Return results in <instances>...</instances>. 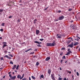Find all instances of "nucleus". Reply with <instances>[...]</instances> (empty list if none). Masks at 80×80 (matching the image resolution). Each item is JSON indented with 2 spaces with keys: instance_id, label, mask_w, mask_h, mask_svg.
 I'll return each instance as SVG.
<instances>
[{
  "instance_id": "38",
  "label": "nucleus",
  "mask_w": 80,
  "mask_h": 80,
  "mask_svg": "<svg viewBox=\"0 0 80 80\" xmlns=\"http://www.w3.org/2000/svg\"><path fill=\"white\" fill-rule=\"evenodd\" d=\"M22 80H27V78H24Z\"/></svg>"
},
{
  "instance_id": "14",
  "label": "nucleus",
  "mask_w": 80,
  "mask_h": 80,
  "mask_svg": "<svg viewBox=\"0 0 80 80\" xmlns=\"http://www.w3.org/2000/svg\"><path fill=\"white\" fill-rule=\"evenodd\" d=\"M56 37L57 38H61V35H60V36H56Z\"/></svg>"
},
{
  "instance_id": "33",
  "label": "nucleus",
  "mask_w": 80,
  "mask_h": 80,
  "mask_svg": "<svg viewBox=\"0 0 80 80\" xmlns=\"http://www.w3.org/2000/svg\"><path fill=\"white\" fill-rule=\"evenodd\" d=\"M62 58L63 59H65V56H64L63 57H62Z\"/></svg>"
},
{
  "instance_id": "16",
  "label": "nucleus",
  "mask_w": 80,
  "mask_h": 80,
  "mask_svg": "<svg viewBox=\"0 0 80 80\" xmlns=\"http://www.w3.org/2000/svg\"><path fill=\"white\" fill-rule=\"evenodd\" d=\"M32 50V48H30L27 50H26L25 51V52H29V51H30V50Z\"/></svg>"
},
{
  "instance_id": "51",
  "label": "nucleus",
  "mask_w": 80,
  "mask_h": 80,
  "mask_svg": "<svg viewBox=\"0 0 80 80\" xmlns=\"http://www.w3.org/2000/svg\"><path fill=\"white\" fill-rule=\"evenodd\" d=\"M70 49H68V51H70Z\"/></svg>"
},
{
  "instance_id": "24",
  "label": "nucleus",
  "mask_w": 80,
  "mask_h": 80,
  "mask_svg": "<svg viewBox=\"0 0 80 80\" xmlns=\"http://www.w3.org/2000/svg\"><path fill=\"white\" fill-rule=\"evenodd\" d=\"M36 65H37V66L38 65H39V62H36Z\"/></svg>"
},
{
  "instance_id": "5",
  "label": "nucleus",
  "mask_w": 80,
  "mask_h": 80,
  "mask_svg": "<svg viewBox=\"0 0 80 80\" xmlns=\"http://www.w3.org/2000/svg\"><path fill=\"white\" fill-rule=\"evenodd\" d=\"M72 53V52L71 51H68L67 53L66 54V55H70V53Z\"/></svg>"
},
{
  "instance_id": "30",
  "label": "nucleus",
  "mask_w": 80,
  "mask_h": 80,
  "mask_svg": "<svg viewBox=\"0 0 80 80\" xmlns=\"http://www.w3.org/2000/svg\"><path fill=\"white\" fill-rule=\"evenodd\" d=\"M3 44H7V42H3L2 43Z\"/></svg>"
},
{
  "instance_id": "45",
  "label": "nucleus",
  "mask_w": 80,
  "mask_h": 80,
  "mask_svg": "<svg viewBox=\"0 0 80 80\" xmlns=\"http://www.w3.org/2000/svg\"><path fill=\"white\" fill-rule=\"evenodd\" d=\"M65 48H62V50H65Z\"/></svg>"
},
{
  "instance_id": "63",
  "label": "nucleus",
  "mask_w": 80,
  "mask_h": 80,
  "mask_svg": "<svg viewBox=\"0 0 80 80\" xmlns=\"http://www.w3.org/2000/svg\"><path fill=\"white\" fill-rule=\"evenodd\" d=\"M70 38V37H69L68 39H70V38Z\"/></svg>"
},
{
  "instance_id": "26",
  "label": "nucleus",
  "mask_w": 80,
  "mask_h": 80,
  "mask_svg": "<svg viewBox=\"0 0 80 80\" xmlns=\"http://www.w3.org/2000/svg\"><path fill=\"white\" fill-rule=\"evenodd\" d=\"M8 55H9L10 57H13V56L12 55H11V54H9Z\"/></svg>"
},
{
  "instance_id": "22",
  "label": "nucleus",
  "mask_w": 80,
  "mask_h": 80,
  "mask_svg": "<svg viewBox=\"0 0 80 80\" xmlns=\"http://www.w3.org/2000/svg\"><path fill=\"white\" fill-rule=\"evenodd\" d=\"M3 11V9H0V14H1V12H2Z\"/></svg>"
},
{
  "instance_id": "48",
  "label": "nucleus",
  "mask_w": 80,
  "mask_h": 80,
  "mask_svg": "<svg viewBox=\"0 0 80 80\" xmlns=\"http://www.w3.org/2000/svg\"><path fill=\"white\" fill-rule=\"evenodd\" d=\"M29 80H31V78H30V77H29Z\"/></svg>"
},
{
  "instance_id": "25",
  "label": "nucleus",
  "mask_w": 80,
  "mask_h": 80,
  "mask_svg": "<svg viewBox=\"0 0 80 80\" xmlns=\"http://www.w3.org/2000/svg\"><path fill=\"white\" fill-rule=\"evenodd\" d=\"M72 8L69 9H68V11L69 12H70V11H72Z\"/></svg>"
},
{
  "instance_id": "35",
  "label": "nucleus",
  "mask_w": 80,
  "mask_h": 80,
  "mask_svg": "<svg viewBox=\"0 0 80 80\" xmlns=\"http://www.w3.org/2000/svg\"><path fill=\"white\" fill-rule=\"evenodd\" d=\"M72 80H74V76H72Z\"/></svg>"
},
{
  "instance_id": "23",
  "label": "nucleus",
  "mask_w": 80,
  "mask_h": 80,
  "mask_svg": "<svg viewBox=\"0 0 80 80\" xmlns=\"http://www.w3.org/2000/svg\"><path fill=\"white\" fill-rule=\"evenodd\" d=\"M19 67V65H18L17 66V68H16V69L17 70H18V68Z\"/></svg>"
},
{
  "instance_id": "8",
  "label": "nucleus",
  "mask_w": 80,
  "mask_h": 80,
  "mask_svg": "<svg viewBox=\"0 0 80 80\" xmlns=\"http://www.w3.org/2000/svg\"><path fill=\"white\" fill-rule=\"evenodd\" d=\"M36 32L37 35H38V34L40 33V31H39V30H36Z\"/></svg>"
},
{
  "instance_id": "47",
  "label": "nucleus",
  "mask_w": 80,
  "mask_h": 80,
  "mask_svg": "<svg viewBox=\"0 0 80 80\" xmlns=\"http://www.w3.org/2000/svg\"><path fill=\"white\" fill-rule=\"evenodd\" d=\"M37 46H38V47H41V45H38Z\"/></svg>"
},
{
  "instance_id": "56",
  "label": "nucleus",
  "mask_w": 80,
  "mask_h": 80,
  "mask_svg": "<svg viewBox=\"0 0 80 80\" xmlns=\"http://www.w3.org/2000/svg\"><path fill=\"white\" fill-rule=\"evenodd\" d=\"M58 35H59V34H57L56 35V36H58Z\"/></svg>"
},
{
  "instance_id": "18",
  "label": "nucleus",
  "mask_w": 80,
  "mask_h": 80,
  "mask_svg": "<svg viewBox=\"0 0 80 80\" xmlns=\"http://www.w3.org/2000/svg\"><path fill=\"white\" fill-rule=\"evenodd\" d=\"M31 78L32 79H33V80H35V77L33 76H32L31 77Z\"/></svg>"
},
{
  "instance_id": "53",
  "label": "nucleus",
  "mask_w": 80,
  "mask_h": 80,
  "mask_svg": "<svg viewBox=\"0 0 80 80\" xmlns=\"http://www.w3.org/2000/svg\"><path fill=\"white\" fill-rule=\"evenodd\" d=\"M19 2V3H22V0L20 1Z\"/></svg>"
},
{
  "instance_id": "49",
  "label": "nucleus",
  "mask_w": 80,
  "mask_h": 80,
  "mask_svg": "<svg viewBox=\"0 0 80 80\" xmlns=\"http://www.w3.org/2000/svg\"><path fill=\"white\" fill-rule=\"evenodd\" d=\"M63 55L62 53H60V55L61 56V55Z\"/></svg>"
},
{
  "instance_id": "20",
  "label": "nucleus",
  "mask_w": 80,
  "mask_h": 80,
  "mask_svg": "<svg viewBox=\"0 0 80 80\" xmlns=\"http://www.w3.org/2000/svg\"><path fill=\"white\" fill-rule=\"evenodd\" d=\"M5 47H7V45L5 44H4L2 46V48H5Z\"/></svg>"
},
{
  "instance_id": "13",
  "label": "nucleus",
  "mask_w": 80,
  "mask_h": 80,
  "mask_svg": "<svg viewBox=\"0 0 80 80\" xmlns=\"http://www.w3.org/2000/svg\"><path fill=\"white\" fill-rule=\"evenodd\" d=\"M48 73H49V75H50V73H51V70L50 69H49L48 70Z\"/></svg>"
},
{
  "instance_id": "2",
  "label": "nucleus",
  "mask_w": 80,
  "mask_h": 80,
  "mask_svg": "<svg viewBox=\"0 0 80 80\" xmlns=\"http://www.w3.org/2000/svg\"><path fill=\"white\" fill-rule=\"evenodd\" d=\"M51 78L52 80H55V74H51Z\"/></svg>"
},
{
  "instance_id": "46",
  "label": "nucleus",
  "mask_w": 80,
  "mask_h": 80,
  "mask_svg": "<svg viewBox=\"0 0 80 80\" xmlns=\"http://www.w3.org/2000/svg\"><path fill=\"white\" fill-rule=\"evenodd\" d=\"M3 60V57H2L1 58V60Z\"/></svg>"
},
{
  "instance_id": "43",
  "label": "nucleus",
  "mask_w": 80,
  "mask_h": 80,
  "mask_svg": "<svg viewBox=\"0 0 80 80\" xmlns=\"http://www.w3.org/2000/svg\"><path fill=\"white\" fill-rule=\"evenodd\" d=\"M33 53H34V52H31L30 53V54H32V55H33Z\"/></svg>"
},
{
  "instance_id": "52",
  "label": "nucleus",
  "mask_w": 80,
  "mask_h": 80,
  "mask_svg": "<svg viewBox=\"0 0 80 80\" xmlns=\"http://www.w3.org/2000/svg\"><path fill=\"white\" fill-rule=\"evenodd\" d=\"M0 40H2V37H0Z\"/></svg>"
},
{
  "instance_id": "50",
  "label": "nucleus",
  "mask_w": 80,
  "mask_h": 80,
  "mask_svg": "<svg viewBox=\"0 0 80 80\" xmlns=\"http://www.w3.org/2000/svg\"><path fill=\"white\" fill-rule=\"evenodd\" d=\"M68 42H69V43L71 42V40H69L68 41Z\"/></svg>"
},
{
  "instance_id": "57",
  "label": "nucleus",
  "mask_w": 80,
  "mask_h": 80,
  "mask_svg": "<svg viewBox=\"0 0 80 80\" xmlns=\"http://www.w3.org/2000/svg\"><path fill=\"white\" fill-rule=\"evenodd\" d=\"M34 22H37V20L36 19L34 20Z\"/></svg>"
},
{
  "instance_id": "61",
  "label": "nucleus",
  "mask_w": 80,
  "mask_h": 80,
  "mask_svg": "<svg viewBox=\"0 0 80 80\" xmlns=\"http://www.w3.org/2000/svg\"><path fill=\"white\" fill-rule=\"evenodd\" d=\"M73 22V21H71V23H72Z\"/></svg>"
},
{
  "instance_id": "59",
  "label": "nucleus",
  "mask_w": 80,
  "mask_h": 80,
  "mask_svg": "<svg viewBox=\"0 0 80 80\" xmlns=\"http://www.w3.org/2000/svg\"><path fill=\"white\" fill-rule=\"evenodd\" d=\"M56 22H57V21H58V19H56Z\"/></svg>"
},
{
  "instance_id": "39",
  "label": "nucleus",
  "mask_w": 80,
  "mask_h": 80,
  "mask_svg": "<svg viewBox=\"0 0 80 80\" xmlns=\"http://www.w3.org/2000/svg\"><path fill=\"white\" fill-rule=\"evenodd\" d=\"M0 31H1V32H3V29H0Z\"/></svg>"
},
{
  "instance_id": "4",
  "label": "nucleus",
  "mask_w": 80,
  "mask_h": 80,
  "mask_svg": "<svg viewBox=\"0 0 80 80\" xmlns=\"http://www.w3.org/2000/svg\"><path fill=\"white\" fill-rule=\"evenodd\" d=\"M64 18V16H62L59 18V20H63V19Z\"/></svg>"
},
{
  "instance_id": "60",
  "label": "nucleus",
  "mask_w": 80,
  "mask_h": 80,
  "mask_svg": "<svg viewBox=\"0 0 80 80\" xmlns=\"http://www.w3.org/2000/svg\"><path fill=\"white\" fill-rule=\"evenodd\" d=\"M9 50L11 49V48L10 47H9Z\"/></svg>"
},
{
  "instance_id": "31",
  "label": "nucleus",
  "mask_w": 80,
  "mask_h": 80,
  "mask_svg": "<svg viewBox=\"0 0 80 80\" xmlns=\"http://www.w3.org/2000/svg\"><path fill=\"white\" fill-rule=\"evenodd\" d=\"M75 40H76L77 41H78V40H79V39L78 38L75 39Z\"/></svg>"
},
{
  "instance_id": "42",
  "label": "nucleus",
  "mask_w": 80,
  "mask_h": 80,
  "mask_svg": "<svg viewBox=\"0 0 80 80\" xmlns=\"http://www.w3.org/2000/svg\"><path fill=\"white\" fill-rule=\"evenodd\" d=\"M68 73H69L70 74V73H71V71H68Z\"/></svg>"
},
{
  "instance_id": "36",
  "label": "nucleus",
  "mask_w": 80,
  "mask_h": 80,
  "mask_svg": "<svg viewBox=\"0 0 80 80\" xmlns=\"http://www.w3.org/2000/svg\"><path fill=\"white\" fill-rule=\"evenodd\" d=\"M48 8V7H47L46 8H45L44 9V10H47V8Z\"/></svg>"
},
{
  "instance_id": "28",
  "label": "nucleus",
  "mask_w": 80,
  "mask_h": 80,
  "mask_svg": "<svg viewBox=\"0 0 80 80\" xmlns=\"http://www.w3.org/2000/svg\"><path fill=\"white\" fill-rule=\"evenodd\" d=\"M44 39L43 38L42 39H39V40H40V41H42Z\"/></svg>"
},
{
  "instance_id": "55",
  "label": "nucleus",
  "mask_w": 80,
  "mask_h": 80,
  "mask_svg": "<svg viewBox=\"0 0 80 80\" xmlns=\"http://www.w3.org/2000/svg\"><path fill=\"white\" fill-rule=\"evenodd\" d=\"M14 72H16V73H17V71H16V70H15L14 71Z\"/></svg>"
},
{
  "instance_id": "40",
  "label": "nucleus",
  "mask_w": 80,
  "mask_h": 80,
  "mask_svg": "<svg viewBox=\"0 0 80 80\" xmlns=\"http://www.w3.org/2000/svg\"><path fill=\"white\" fill-rule=\"evenodd\" d=\"M59 80H62V78H59Z\"/></svg>"
},
{
  "instance_id": "21",
  "label": "nucleus",
  "mask_w": 80,
  "mask_h": 80,
  "mask_svg": "<svg viewBox=\"0 0 80 80\" xmlns=\"http://www.w3.org/2000/svg\"><path fill=\"white\" fill-rule=\"evenodd\" d=\"M2 26V27H4L5 26V23L3 22L1 24Z\"/></svg>"
},
{
  "instance_id": "62",
  "label": "nucleus",
  "mask_w": 80,
  "mask_h": 80,
  "mask_svg": "<svg viewBox=\"0 0 80 80\" xmlns=\"http://www.w3.org/2000/svg\"><path fill=\"white\" fill-rule=\"evenodd\" d=\"M71 40H72V41H73V39L72 38H71Z\"/></svg>"
},
{
  "instance_id": "1",
  "label": "nucleus",
  "mask_w": 80,
  "mask_h": 80,
  "mask_svg": "<svg viewBox=\"0 0 80 80\" xmlns=\"http://www.w3.org/2000/svg\"><path fill=\"white\" fill-rule=\"evenodd\" d=\"M56 45V43H55V42H54L52 43H48L47 44V46L48 47H53L54 45Z\"/></svg>"
},
{
  "instance_id": "58",
  "label": "nucleus",
  "mask_w": 80,
  "mask_h": 80,
  "mask_svg": "<svg viewBox=\"0 0 80 80\" xmlns=\"http://www.w3.org/2000/svg\"><path fill=\"white\" fill-rule=\"evenodd\" d=\"M60 70H62V68H60Z\"/></svg>"
},
{
  "instance_id": "32",
  "label": "nucleus",
  "mask_w": 80,
  "mask_h": 80,
  "mask_svg": "<svg viewBox=\"0 0 80 80\" xmlns=\"http://www.w3.org/2000/svg\"><path fill=\"white\" fill-rule=\"evenodd\" d=\"M12 16H10L9 17V18H12Z\"/></svg>"
},
{
  "instance_id": "15",
  "label": "nucleus",
  "mask_w": 80,
  "mask_h": 80,
  "mask_svg": "<svg viewBox=\"0 0 80 80\" xmlns=\"http://www.w3.org/2000/svg\"><path fill=\"white\" fill-rule=\"evenodd\" d=\"M24 75H25L24 74H23L22 75V77L20 78V80H21V79H22V78H23V77H24Z\"/></svg>"
},
{
  "instance_id": "6",
  "label": "nucleus",
  "mask_w": 80,
  "mask_h": 80,
  "mask_svg": "<svg viewBox=\"0 0 80 80\" xmlns=\"http://www.w3.org/2000/svg\"><path fill=\"white\" fill-rule=\"evenodd\" d=\"M49 60H50V57H47L45 59L46 61H48Z\"/></svg>"
},
{
  "instance_id": "10",
  "label": "nucleus",
  "mask_w": 80,
  "mask_h": 80,
  "mask_svg": "<svg viewBox=\"0 0 80 80\" xmlns=\"http://www.w3.org/2000/svg\"><path fill=\"white\" fill-rule=\"evenodd\" d=\"M43 77H44V76L43 75H41L40 77V79H41L42 78H43Z\"/></svg>"
},
{
  "instance_id": "44",
  "label": "nucleus",
  "mask_w": 80,
  "mask_h": 80,
  "mask_svg": "<svg viewBox=\"0 0 80 80\" xmlns=\"http://www.w3.org/2000/svg\"><path fill=\"white\" fill-rule=\"evenodd\" d=\"M63 80H67V78H64Z\"/></svg>"
},
{
  "instance_id": "34",
  "label": "nucleus",
  "mask_w": 80,
  "mask_h": 80,
  "mask_svg": "<svg viewBox=\"0 0 80 80\" xmlns=\"http://www.w3.org/2000/svg\"><path fill=\"white\" fill-rule=\"evenodd\" d=\"M9 76L10 78H11V77H12V75L11 74H10L9 75Z\"/></svg>"
},
{
  "instance_id": "27",
  "label": "nucleus",
  "mask_w": 80,
  "mask_h": 80,
  "mask_svg": "<svg viewBox=\"0 0 80 80\" xmlns=\"http://www.w3.org/2000/svg\"><path fill=\"white\" fill-rule=\"evenodd\" d=\"M10 63H11V64H13V62H12V61H10Z\"/></svg>"
},
{
  "instance_id": "12",
  "label": "nucleus",
  "mask_w": 80,
  "mask_h": 80,
  "mask_svg": "<svg viewBox=\"0 0 80 80\" xmlns=\"http://www.w3.org/2000/svg\"><path fill=\"white\" fill-rule=\"evenodd\" d=\"M21 75H18L17 76V78H21Z\"/></svg>"
},
{
  "instance_id": "3",
  "label": "nucleus",
  "mask_w": 80,
  "mask_h": 80,
  "mask_svg": "<svg viewBox=\"0 0 80 80\" xmlns=\"http://www.w3.org/2000/svg\"><path fill=\"white\" fill-rule=\"evenodd\" d=\"M68 47H70V48H72L73 47V43L72 42L70 44L68 45Z\"/></svg>"
},
{
  "instance_id": "11",
  "label": "nucleus",
  "mask_w": 80,
  "mask_h": 80,
  "mask_svg": "<svg viewBox=\"0 0 80 80\" xmlns=\"http://www.w3.org/2000/svg\"><path fill=\"white\" fill-rule=\"evenodd\" d=\"M16 67H17V65H15L12 68V69H13V70H14V69H15V68Z\"/></svg>"
},
{
  "instance_id": "9",
  "label": "nucleus",
  "mask_w": 80,
  "mask_h": 80,
  "mask_svg": "<svg viewBox=\"0 0 80 80\" xmlns=\"http://www.w3.org/2000/svg\"><path fill=\"white\" fill-rule=\"evenodd\" d=\"M15 78H16V76H14L13 77H11L10 79H15Z\"/></svg>"
},
{
  "instance_id": "64",
  "label": "nucleus",
  "mask_w": 80,
  "mask_h": 80,
  "mask_svg": "<svg viewBox=\"0 0 80 80\" xmlns=\"http://www.w3.org/2000/svg\"><path fill=\"white\" fill-rule=\"evenodd\" d=\"M79 51H80V48H79Z\"/></svg>"
},
{
  "instance_id": "37",
  "label": "nucleus",
  "mask_w": 80,
  "mask_h": 80,
  "mask_svg": "<svg viewBox=\"0 0 80 80\" xmlns=\"http://www.w3.org/2000/svg\"><path fill=\"white\" fill-rule=\"evenodd\" d=\"M62 62H63V60H61L60 63H62Z\"/></svg>"
},
{
  "instance_id": "19",
  "label": "nucleus",
  "mask_w": 80,
  "mask_h": 80,
  "mask_svg": "<svg viewBox=\"0 0 80 80\" xmlns=\"http://www.w3.org/2000/svg\"><path fill=\"white\" fill-rule=\"evenodd\" d=\"M78 42H76L74 44V46L77 45H78Z\"/></svg>"
},
{
  "instance_id": "41",
  "label": "nucleus",
  "mask_w": 80,
  "mask_h": 80,
  "mask_svg": "<svg viewBox=\"0 0 80 80\" xmlns=\"http://www.w3.org/2000/svg\"><path fill=\"white\" fill-rule=\"evenodd\" d=\"M58 13H61V11H60V10L58 11Z\"/></svg>"
},
{
  "instance_id": "7",
  "label": "nucleus",
  "mask_w": 80,
  "mask_h": 80,
  "mask_svg": "<svg viewBox=\"0 0 80 80\" xmlns=\"http://www.w3.org/2000/svg\"><path fill=\"white\" fill-rule=\"evenodd\" d=\"M4 57H6L7 58H8V59H9V60L11 59V58L10 57H8V55H5L4 56Z\"/></svg>"
},
{
  "instance_id": "17",
  "label": "nucleus",
  "mask_w": 80,
  "mask_h": 80,
  "mask_svg": "<svg viewBox=\"0 0 80 80\" xmlns=\"http://www.w3.org/2000/svg\"><path fill=\"white\" fill-rule=\"evenodd\" d=\"M34 43H37L38 44H39L40 43L39 42L37 41H35L34 42Z\"/></svg>"
},
{
  "instance_id": "29",
  "label": "nucleus",
  "mask_w": 80,
  "mask_h": 80,
  "mask_svg": "<svg viewBox=\"0 0 80 80\" xmlns=\"http://www.w3.org/2000/svg\"><path fill=\"white\" fill-rule=\"evenodd\" d=\"M77 76H78L79 75V73H78V72H77Z\"/></svg>"
},
{
  "instance_id": "54",
  "label": "nucleus",
  "mask_w": 80,
  "mask_h": 80,
  "mask_svg": "<svg viewBox=\"0 0 80 80\" xmlns=\"http://www.w3.org/2000/svg\"><path fill=\"white\" fill-rule=\"evenodd\" d=\"M18 22H20V19H18Z\"/></svg>"
}]
</instances>
